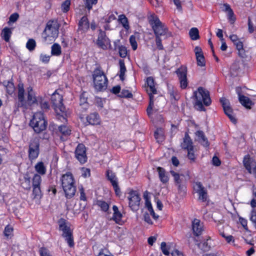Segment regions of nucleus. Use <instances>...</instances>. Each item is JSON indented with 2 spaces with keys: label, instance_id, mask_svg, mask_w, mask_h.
Masks as SVG:
<instances>
[{
  "label": "nucleus",
  "instance_id": "f257e3e1",
  "mask_svg": "<svg viewBox=\"0 0 256 256\" xmlns=\"http://www.w3.org/2000/svg\"><path fill=\"white\" fill-rule=\"evenodd\" d=\"M195 98L194 108L199 111H206L204 104L209 106L212 102L209 92L202 87H199L198 91L194 92Z\"/></svg>",
  "mask_w": 256,
  "mask_h": 256
},
{
  "label": "nucleus",
  "instance_id": "f03ea898",
  "mask_svg": "<svg viewBox=\"0 0 256 256\" xmlns=\"http://www.w3.org/2000/svg\"><path fill=\"white\" fill-rule=\"evenodd\" d=\"M52 106L57 114L58 118L61 121L66 120V108L64 106L62 96L54 92L51 98Z\"/></svg>",
  "mask_w": 256,
  "mask_h": 256
},
{
  "label": "nucleus",
  "instance_id": "7ed1b4c3",
  "mask_svg": "<svg viewBox=\"0 0 256 256\" xmlns=\"http://www.w3.org/2000/svg\"><path fill=\"white\" fill-rule=\"evenodd\" d=\"M48 122L42 112L35 113L30 122V126L36 134H40L46 130Z\"/></svg>",
  "mask_w": 256,
  "mask_h": 256
},
{
  "label": "nucleus",
  "instance_id": "20e7f679",
  "mask_svg": "<svg viewBox=\"0 0 256 256\" xmlns=\"http://www.w3.org/2000/svg\"><path fill=\"white\" fill-rule=\"evenodd\" d=\"M94 88L98 91L106 90L108 86V78L104 72L98 68L96 69L92 74Z\"/></svg>",
  "mask_w": 256,
  "mask_h": 256
},
{
  "label": "nucleus",
  "instance_id": "39448f33",
  "mask_svg": "<svg viewBox=\"0 0 256 256\" xmlns=\"http://www.w3.org/2000/svg\"><path fill=\"white\" fill-rule=\"evenodd\" d=\"M58 222L59 226V230L62 232V236L65 238L69 246L73 247L74 244L72 232L70 226L68 224L66 220L62 218L58 220Z\"/></svg>",
  "mask_w": 256,
  "mask_h": 256
},
{
  "label": "nucleus",
  "instance_id": "423d86ee",
  "mask_svg": "<svg viewBox=\"0 0 256 256\" xmlns=\"http://www.w3.org/2000/svg\"><path fill=\"white\" fill-rule=\"evenodd\" d=\"M149 24L154 32L155 36H164L166 34L168 28L162 23L156 16H152L149 18Z\"/></svg>",
  "mask_w": 256,
  "mask_h": 256
},
{
  "label": "nucleus",
  "instance_id": "0eeeda50",
  "mask_svg": "<svg viewBox=\"0 0 256 256\" xmlns=\"http://www.w3.org/2000/svg\"><path fill=\"white\" fill-rule=\"evenodd\" d=\"M60 24L56 20H49L47 24L46 27L43 32V34H46L44 37V40H48V38H52L50 40H53L56 38L58 34V30Z\"/></svg>",
  "mask_w": 256,
  "mask_h": 256
},
{
  "label": "nucleus",
  "instance_id": "6e6552de",
  "mask_svg": "<svg viewBox=\"0 0 256 256\" xmlns=\"http://www.w3.org/2000/svg\"><path fill=\"white\" fill-rule=\"evenodd\" d=\"M170 173L174 177L175 184L177 186L179 194H184L186 192V180L183 174H179L174 170Z\"/></svg>",
  "mask_w": 256,
  "mask_h": 256
},
{
  "label": "nucleus",
  "instance_id": "1a4fd4ad",
  "mask_svg": "<svg viewBox=\"0 0 256 256\" xmlns=\"http://www.w3.org/2000/svg\"><path fill=\"white\" fill-rule=\"evenodd\" d=\"M128 199L129 206L132 211H137L140 208V197L138 192L136 190H131L128 193Z\"/></svg>",
  "mask_w": 256,
  "mask_h": 256
},
{
  "label": "nucleus",
  "instance_id": "9d476101",
  "mask_svg": "<svg viewBox=\"0 0 256 256\" xmlns=\"http://www.w3.org/2000/svg\"><path fill=\"white\" fill-rule=\"evenodd\" d=\"M242 162L248 172L250 174H253L256 178V162L254 160L249 154H246L244 157Z\"/></svg>",
  "mask_w": 256,
  "mask_h": 256
},
{
  "label": "nucleus",
  "instance_id": "9b49d317",
  "mask_svg": "<svg viewBox=\"0 0 256 256\" xmlns=\"http://www.w3.org/2000/svg\"><path fill=\"white\" fill-rule=\"evenodd\" d=\"M40 143L36 138L34 139L29 144L28 158L30 160L36 158L40 152Z\"/></svg>",
  "mask_w": 256,
  "mask_h": 256
},
{
  "label": "nucleus",
  "instance_id": "f8f14e48",
  "mask_svg": "<svg viewBox=\"0 0 256 256\" xmlns=\"http://www.w3.org/2000/svg\"><path fill=\"white\" fill-rule=\"evenodd\" d=\"M176 73L178 77L180 88L182 89L186 88L188 84L186 67L184 66H181L176 71Z\"/></svg>",
  "mask_w": 256,
  "mask_h": 256
},
{
  "label": "nucleus",
  "instance_id": "ddd939ff",
  "mask_svg": "<svg viewBox=\"0 0 256 256\" xmlns=\"http://www.w3.org/2000/svg\"><path fill=\"white\" fill-rule=\"evenodd\" d=\"M220 102L222 106L225 114L228 117L232 122L236 124V119L232 115L233 110L230 106V104L228 100L225 98H222L220 99Z\"/></svg>",
  "mask_w": 256,
  "mask_h": 256
},
{
  "label": "nucleus",
  "instance_id": "4468645a",
  "mask_svg": "<svg viewBox=\"0 0 256 256\" xmlns=\"http://www.w3.org/2000/svg\"><path fill=\"white\" fill-rule=\"evenodd\" d=\"M75 157L81 164L86 162V148L82 144H79L75 150Z\"/></svg>",
  "mask_w": 256,
  "mask_h": 256
},
{
  "label": "nucleus",
  "instance_id": "2eb2a0df",
  "mask_svg": "<svg viewBox=\"0 0 256 256\" xmlns=\"http://www.w3.org/2000/svg\"><path fill=\"white\" fill-rule=\"evenodd\" d=\"M194 189L196 193L198 194V200L202 202L206 201L208 198L206 190L200 182H194Z\"/></svg>",
  "mask_w": 256,
  "mask_h": 256
},
{
  "label": "nucleus",
  "instance_id": "dca6fc26",
  "mask_svg": "<svg viewBox=\"0 0 256 256\" xmlns=\"http://www.w3.org/2000/svg\"><path fill=\"white\" fill-rule=\"evenodd\" d=\"M96 44L98 47L103 50H106L108 46L110 45V40L106 36V32L102 31V30H99V34L96 42Z\"/></svg>",
  "mask_w": 256,
  "mask_h": 256
},
{
  "label": "nucleus",
  "instance_id": "f3484780",
  "mask_svg": "<svg viewBox=\"0 0 256 256\" xmlns=\"http://www.w3.org/2000/svg\"><path fill=\"white\" fill-rule=\"evenodd\" d=\"M56 134L60 136L62 141H65L70 134L71 130L66 126L61 125L58 126Z\"/></svg>",
  "mask_w": 256,
  "mask_h": 256
},
{
  "label": "nucleus",
  "instance_id": "a211bd4d",
  "mask_svg": "<svg viewBox=\"0 0 256 256\" xmlns=\"http://www.w3.org/2000/svg\"><path fill=\"white\" fill-rule=\"evenodd\" d=\"M192 230L195 236H198L202 234L204 231V225L200 220L195 218L192 222Z\"/></svg>",
  "mask_w": 256,
  "mask_h": 256
},
{
  "label": "nucleus",
  "instance_id": "6ab92c4d",
  "mask_svg": "<svg viewBox=\"0 0 256 256\" xmlns=\"http://www.w3.org/2000/svg\"><path fill=\"white\" fill-rule=\"evenodd\" d=\"M86 121L91 125H98L100 124V120L98 113L94 112L86 116Z\"/></svg>",
  "mask_w": 256,
  "mask_h": 256
},
{
  "label": "nucleus",
  "instance_id": "aec40b11",
  "mask_svg": "<svg viewBox=\"0 0 256 256\" xmlns=\"http://www.w3.org/2000/svg\"><path fill=\"white\" fill-rule=\"evenodd\" d=\"M238 100L242 106H244L248 109H250L251 106L254 104V103L248 97L242 95L240 92H238Z\"/></svg>",
  "mask_w": 256,
  "mask_h": 256
},
{
  "label": "nucleus",
  "instance_id": "412c9836",
  "mask_svg": "<svg viewBox=\"0 0 256 256\" xmlns=\"http://www.w3.org/2000/svg\"><path fill=\"white\" fill-rule=\"evenodd\" d=\"M61 180L62 188L74 184V180L70 173L64 174L62 177Z\"/></svg>",
  "mask_w": 256,
  "mask_h": 256
},
{
  "label": "nucleus",
  "instance_id": "4be33fe9",
  "mask_svg": "<svg viewBox=\"0 0 256 256\" xmlns=\"http://www.w3.org/2000/svg\"><path fill=\"white\" fill-rule=\"evenodd\" d=\"M181 146L183 149L186 150H194L192 142L188 133L185 134L183 142L181 144Z\"/></svg>",
  "mask_w": 256,
  "mask_h": 256
},
{
  "label": "nucleus",
  "instance_id": "5701e85b",
  "mask_svg": "<svg viewBox=\"0 0 256 256\" xmlns=\"http://www.w3.org/2000/svg\"><path fill=\"white\" fill-rule=\"evenodd\" d=\"M78 30L83 32H86L89 29L90 23L86 16H83L81 18L78 22Z\"/></svg>",
  "mask_w": 256,
  "mask_h": 256
},
{
  "label": "nucleus",
  "instance_id": "b1692460",
  "mask_svg": "<svg viewBox=\"0 0 256 256\" xmlns=\"http://www.w3.org/2000/svg\"><path fill=\"white\" fill-rule=\"evenodd\" d=\"M196 136L198 138V142L204 146L208 147L210 143L208 138L206 137L204 132L202 130H198L196 132Z\"/></svg>",
  "mask_w": 256,
  "mask_h": 256
},
{
  "label": "nucleus",
  "instance_id": "393cba45",
  "mask_svg": "<svg viewBox=\"0 0 256 256\" xmlns=\"http://www.w3.org/2000/svg\"><path fill=\"white\" fill-rule=\"evenodd\" d=\"M147 84L148 86V88L147 89V92L150 95L151 94L152 95L153 94H156V90L154 86V80L152 76H150L147 78Z\"/></svg>",
  "mask_w": 256,
  "mask_h": 256
},
{
  "label": "nucleus",
  "instance_id": "a878e982",
  "mask_svg": "<svg viewBox=\"0 0 256 256\" xmlns=\"http://www.w3.org/2000/svg\"><path fill=\"white\" fill-rule=\"evenodd\" d=\"M67 198H70L75 194L76 188L74 184L62 188Z\"/></svg>",
  "mask_w": 256,
  "mask_h": 256
},
{
  "label": "nucleus",
  "instance_id": "bb28decb",
  "mask_svg": "<svg viewBox=\"0 0 256 256\" xmlns=\"http://www.w3.org/2000/svg\"><path fill=\"white\" fill-rule=\"evenodd\" d=\"M28 101L30 105L38 104V100H37L36 98L32 88L31 86H29L28 88Z\"/></svg>",
  "mask_w": 256,
  "mask_h": 256
},
{
  "label": "nucleus",
  "instance_id": "cd10ccee",
  "mask_svg": "<svg viewBox=\"0 0 256 256\" xmlns=\"http://www.w3.org/2000/svg\"><path fill=\"white\" fill-rule=\"evenodd\" d=\"M24 84L20 83L18 85V102L20 103L22 106L24 105Z\"/></svg>",
  "mask_w": 256,
  "mask_h": 256
},
{
  "label": "nucleus",
  "instance_id": "c85d7f7f",
  "mask_svg": "<svg viewBox=\"0 0 256 256\" xmlns=\"http://www.w3.org/2000/svg\"><path fill=\"white\" fill-rule=\"evenodd\" d=\"M120 42L118 40L116 42H114V49L116 50H118V52L120 56L122 58H126L127 56V50L125 46H119L118 44Z\"/></svg>",
  "mask_w": 256,
  "mask_h": 256
},
{
  "label": "nucleus",
  "instance_id": "c756f323",
  "mask_svg": "<svg viewBox=\"0 0 256 256\" xmlns=\"http://www.w3.org/2000/svg\"><path fill=\"white\" fill-rule=\"evenodd\" d=\"M157 170L158 172V176L160 181L163 184H166L168 181V177L167 175L166 174V171L164 169L161 167H158L157 168Z\"/></svg>",
  "mask_w": 256,
  "mask_h": 256
},
{
  "label": "nucleus",
  "instance_id": "7c9ffc66",
  "mask_svg": "<svg viewBox=\"0 0 256 256\" xmlns=\"http://www.w3.org/2000/svg\"><path fill=\"white\" fill-rule=\"evenodd\" d=\"M12 34V28L8 27H5L1 33L2 37L6 42H9Z\"/></svg>",
  "mask_w": 256,
  "mask_h": 256
},
{
  "label": "nucleus",
  "instance_id": "2f4dec72",
  "mask_svg": "<svg viewBox=\"0 0 256 256\" xmlns=\"http://www.w3.org/2000/svg\"><path fill=\"white\" fill-rule=\"evenodd\" d=\"M34 168L39 175H44L46 172V168L44 166V162H38L35 165Z\"/></svg>",
  "mask_w": 256,
  "mask_h": 256
},
{
  "label": "nucleus",
  "instance_id": "473e14b6",
  "mask_svg": "<svg viewBox=\"0 0 256 256\" xmlns=\"http://www.w3.org/2000/svg\"><path fill=\"white\" fill-rule=\"evenodd\" d=\"M62 54L61 46L57 43H54L51 48L52 56H59Z\"/></svg>",
  "mask_w": 256,
  "mask_h": 256
},
{
  "label": "nucleus",
  "instance_id": "72a5a7b5",
  "mask_svg": "<svg viewBox=\"0 0 256 256\" xmlns=\"http://www.w3.org/2000/svg\"><path fill=\"white\" fill-rule=\"evenodd\" d=\"M154 136L157 142L158 143L162 142L164 140V136L162 129L159 128L154 132Z\"/></svg>",
  "mask_w": 256,
  "mask_h": 256
},
{
  "label": "nucleus",
  "instance_id": "f704fd0d",
  "mask_svg": "<svg viewBox=\"0 0 256 256\" xmlns=\"http://www.w3.org/2000/svg\"><path fill=\"white\" fill-rule=\"evenodd\" d=\"M30 182V178L28 174H26L24 176V180L21 184L22 187L26 190H30L31 188Z\"/></svg>",
  "mask_w": 256,
  "mask_h": 256
},
{
  "label": "nucleus",
  "instance_id": "c9c22d12",
  "mask_svg": "<svg viewBox=\"0 0 256 256\" xmlns=\"http://www.w3.org/2000/svg\"><path fill=\"white\" fill-rule=\"evenodd\" d=\"M119 64L120 67V80H124V74L126 72V68L124 60H119Z\"/></svg>",
  "mask_w": 256,
  "mask_h": 256
},
{
  "label": "nucleus",
  "instance_id": "e433bc0d",
  "mask_svg": "<svg viewBox=\"0 0 256 256\" xmlns=\"http://www.w3.org/2000/svg\"><path fill=\"white\" fill-rule=\"evenodd\" d=\"M118 20L126 30H128L130 28L128 20L124 14L119 16Z\"/></svg>",
  "mask_w": 256,
  "mask_h": 256
},
{
  "label": "nucleus",
  "instance_id": "4c0bfd02",
  "mask_svg": "<svg viewBox=\"0 0 256 256\" xmlns=\"http://www.w3.org/2000/svg\"><path fill=\"white\" fill-rule=\"evenodd\" d=\"M189 34L192 40H197L200 38L199 32L196 28H192L189 32Z\"/></svg>",
  "mask_w": 256,
  "mask_h": 256
},
{
  "label": "nucleus",
  "instance_id": "58836bf2",
  "mask_svg": "<svg viewBox=\"0 0 256 256\" xmlns=\"http://www.w3.org/2000/svg\"><path fill=\"white\" fill-rule=\"evenodd\" d=\"M3 83L6 86V92L9 94H12L15 89L14 84L10 81L6 82H4Z\"/></svg>",
  "mask_w": 256,
  "mask_h": 256
},
{
  "label": "nucleus",
  "instance_id": "ea45409f",
  "mask_svg": "<svg viewBox=\"0 0 256 256\" xmlns=\"http://www.w3.org/2000/svg\"><path fill=\"white\" fill-rule=\"evenodd\" d=\"M198 246L204 252H208L210 249V246L208 244L207 241H204L198 244Z\"/></svg>",
  "mask_w": 256,
  "mask_h": 256
},
{
  "label": "nucleus",
  "instance_id": "a19ab883",
  "mask_svg": "<svg viewBox=\"0 0 256 256\" xmlns=\"http://www.w3.org/2000/svg\"><path fill=\"white\" fill-rule=\"evenodd\" d=\"M42 178L40 175L36 174L32 178V187L40 186Z\"/></svg>",
  "mask_w": 256,
  "mask_h": 256
},
{
  "label": "nucleus",
  "instance_id": "79ce46f5",
  "mask_svg": "<svg viewBox=\"0 0 256 256\" xmlns=\"http://www.w3.org/2000/svg\"><path fill=\"white\" fill-rule=\"evenodd\" d=\"M96 204L100 206L101 210L104 212H107L109 208V204L104 201L98 200Z\"/></svg>",
  "mask_w": 256,
  "mask_h": 256
},
{
  "label": "nucleus",
  "instance_id": "37998d69",
  "mask_svg": "<svg viewBox=\"0 0 256 256\" xmlns=\"http://www.w3.org/2000/svg\"><path fill=\"white\" fill-rule=\"evenodd\" d=\"M36 46V42L33 38H30L26 44V48L30 51H33Z\"/></svg>",
  "mask_w": 256,
  "mask_h": 256
},
{
  "label": "nucleus",
  "instance_id": "c03bdc74",
  "mask_svg": "<svg viewBox=\"0 0 256 256\" xmlns=\"http://www.w3.org/2000/svg\"><path fill=\"white\" fill-rule=\"evenodd\" d=\"M109 180L117 196L119 195L120 193V190L118 186L117 178H115L114 179L110 180Z\"/></svg>",
  "mask_w": 256,
  "mask_h": 256
},
{
  "label": "nucleus",
  "instance_id": "a18cd8bd",
  "mask_svg": "<svg viewBox=\"0 0 256 256\" xmlns=\"http://www.w3.org/2000/svg\"><path fill=\"white\" fill-rule=\"evenodd\" d=\"M145 205H146V207L147 208L148 210L150 212V214L152 216V218L156 220H158L159 216L158 215L156 214L152 208V206L151 204V202H147V204H145Z\"/></svg>",
  "mask_w": 256,
  "mask_h": 256
},
{
  "label": "nucleus",
  "instance_id": "49530a36",
  "mask_svg": "<svg viewBox=\"0 0 256 256\" xmlns=\"http://www.w3.org/2000/svg\"><path fill=\"white\" fill-rule=\"evenodd\" d=\"M197 64L198 66H204L206 65L205 58L204 54L196 56Z\"/></svg>",
  "mask_w": 256,
  "mask_h": 256
},
{
  "label": "nucleus",
  "instance_id": "de8ad7c7",
  "mask_svg": "<svg viewBox=\"0 0 256 256\" xmlns=\"http://www.w3.org/2000/svg\"><path fill=\"white\" fill-rule=\"evenodd\" d=\"M154 106V96L151 94H150V102L149 105L147 108L146 112L148 116L152 114V107Z\"/></svg>",
  "mask_w": 256,
  "mask_h": 256
},
{
  "label": "nucleus",
  "instance_id": "09e8293b",
  "mask_svg": "<svg viewBox=\"0 0 256 256\" xmlns=\"http://www.w3.org/2000/svg\"><path fill=\"white\" fill-rule=\"evenodd\" d=\"M160 248L162 253L165 255H168L169 250H170V246H167L165 242H162L160 244Z\"/></svg>",
  "mask_w": 256,
  "mask_h": 256
},
{
  "label": "nucleus",
  "instance_id": "8fccbe9b",
  "mask_svg": "<svg viewBox=\"0 0 256 256\" xmlns=\"http://www.w3.org/2000/svg\"><path fill=\"white\" fill-rule=\"evenodd\" d=\"M70 0H66L62 4V10L64 12H66L70 9Z\"/></svg>",
  "mask_w": 256,
  "mask_h": 256
},
{
  "label": "nucleus",
  "instance_id": "3c124183",
  "mask_svg": "<svg viewBox=\"0 0 256 256\" xmlns=\"http://www.w3.org/2000/svg\"><path fill=\"white\" fill-rule=\"evenodd\" d=\"M118 96L120 98H131L132 97V94L128 90H122Z\"/></svg>",
  "mask_w": 256,
  "mask_h": 256
},
{
  "label": "nucleus",
  "instance_id": "603ef678",
  "mask_svg": "<svg viewBox=\"0 0 256 256\" xmlns=\"http://www.w3.org/2000/svg\"><path fill=\"white\" fill-rule=\"evenodd\" d=\"M130 42L132 46L133 50H136L137 48L138 44L136 41V36L132 35L130 38Z\"/></svg>",
  "mask_w": 256,
  "mask_h": 256
},
{
  "label": "nucleus",
  "instance_id": "864d4df0",
  "mask_svg": "<svg viewBox=\"0 0 256 256\" xmlns=\"http://www.w3.org/2000/svg\"><path fill=\"white\" fill-rule=\"evenodd\" d=\"M98 2V0H86L85 6L88 10L92 8L93 4H96Z\"/></svg>",
  "mask_w": 256,
  "mask_h": 256
},
{
  "label": "nucleus",
  "instance_id": "5fc2aeb1",
  "mask_svg": "<svg viewBox=\"0 0 256 256\" xmlns=\"http://www.w3.org/2000/svg\"><path fill=\"white\" fill-rule=\"evenodd\" d=\"M122 214L120 211L114 213L112 219L116 222V223H118L122 220Z\"/></svg>",
  "mask_w": 256,
  "mask_h": 256
},
{
  "label": "nucleus",
  "instance_id": "6e6d98bb",
  "mask_svg": "<svg viewBox=\"0 0 256 256\" xmlns=\"http://www.w3.org/2000/svg\"><path fill=\"white\" fill-rule=\"evenodd\" d=\"M32 193L34 198L40 197L42 196V192L40 186L33 187Z\"/></svg>",
  "mask_w": 256,
  "mask_h": 256
},
{
  "label": "nucleus",
  "instance_id": "4d7b16f0",
  "mask_svg": "<svg viewBox=\"0 0 256 256\" xmlns=\"http://www.w3.org/2000/svg\"><path fill=\"white\" fill-rule=\"evenodd\" d=\"M19 18V14L16 13H14L10 15V16L9 18V20L8 22V24H10L11 22H16Z\"/></svg>",
  "mask_w": 256,
  "mask_h": 256
},
{
  "label": "nucleus",
  "instance_id": "13d9d810",
  "mask_svg": "<svg viewBox=\"0 0 256 256\" xmlns=\"http://www.w3.org/2000/svg\"><path fill=\"white\" fill-rule=\"evenodd\" d=\"M250 220L256 228V210L254 208H253L251 211Z\"/></svg>",
  "mask_w": 256,
  "mask_h": 256
},
{
  "label": "nucleus",
  "instance_id": "bf43d9fd",
  "mask_svg": "<svg viewBox=\"0 0 256 256\" xmlns=\"http://www.w3.org/2000/svg\"><path fill=\"white\" fill-rule=\"evenodd\" d=\"M12 231H13V228L11 226H10L9 225L6 226V228H4V236L8 237V236L11 235Z\"/></svg>",
  "mask_w": 256,
  "mask_h": 256
},
{
  "label": "nucleus",
  "instance_id": "052dcab7",
  "mask_svg": "<svg viewBox=\"0 0 256 256\" xmlns=\"http://www.w3.org/2000/svg\"><path fill=\"white\" fill-rule=\"evenodd\" d=\"M236 49L239 52V54L242 57H243V56L241 54V52H244V48H243V44H242V42L240 41V42H238V43L236 44Z\"/></svg>",
  "mask_w": 256,
  "mask_h": 256
},
{
  "label": "nucleus",
  "instance_id": "680f3d73",
  "mask_svg": "<svg viewBox=\"0 0 256 256\" xmlns=\"http://www.w3.org/2000/svg\"><path fill=\"white\" fill-rule=\"evenodd\" d=\"M40 256H51L48 250L45 248H41L40 250Z\"/></svg>",
  "mask_w": 256,
  "mask_h": 256
},
{
  "label": "nucleus",
  "instance_id": "e2e57ef3",
  "mask_svg": "<svg viewBox=\"0 0 256 256\" xmlns=\"http://www.w3.org/2000/svg\"><path fill=\"white\" fill-rule=\"evenodd\" d=\"M248 32L250 34L252 33L254 30V24H252L250 16L248 18Z\"/></svg>",
  "mask_w": 256,
  "mask_h": 256
},
{
  "label": "nucleus",
  "instance_id": "0e129e2a",
  "mask_svg": "<svg viewBox=\"0 0 256 256\" xmlns=\"http://www.w3.org/2000/svg\"><path fill=\"white\" fill-rule=\"evenodd\" d=\"M156 42L158 49L162 50L164 48L162 44V40L159 36H156Z\"/></svg>",
  "mask_w": 256,
  "mask_h": 256
},
{
  "label": "nucleus",
  "instance_id": "69168bd1",
  "mask_svg": "<svg viewBox=\"0 0 256 256\" xmlns=\"http://www.w3.org/2000/svg\"><path fill=\"white\" fill-rule=\"evenodd\" d=\"M227 12L228 19L230 21L231 24H233L236 18H234V14L232 10Z\"/></svg>",
  "mask_w": 256,
  "mask_h": 256
},
{
  "label": "nucleus",
  "instance_id": "338daca9",
  "mask_svg": "<svg viewBox=\"0 0 256 256\" xmlns=\"http://www.w3.org/2000/svg\"><path fill=\"white\" fill-rule=\"evenodd\" d=\"M188 151V158L192 160V162H194L195 160V156L193 152L194 150H187Z\"/></svg>",
  "mask_w": 256,
  "mask_h": 256
},
{
  "label": "nucleus",
  "instance_id": "774afa93",
  "mask_svg": "<svg viewBox=\"0 0 256 256\" xmlns=\"http://www.w3.org/2000/svg\"><path fill=\"white\" fill-rule=\"evenodd\" d=\"M50 56H47V55L42 54L40 56V60L44 63H48L50 60Z\"/></svg>",
  "mask_w": 256,
  "mask_h": 256
}]
</instances>
